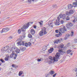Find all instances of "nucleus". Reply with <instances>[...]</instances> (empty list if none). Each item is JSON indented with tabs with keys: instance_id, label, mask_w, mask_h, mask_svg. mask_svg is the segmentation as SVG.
I'll return each mask as SVG.
<instances>
[{
	"instance_id": "f257e3e1",
	"label": "nucleus",
	"mask_w": 77,
	"mask_h": 77,
	"mask_svg": "<svg viewBox=\"0 0 77 77\" xmlns=\"http://www.w3.org/2000/svg\"><path fill=\"white\" fill-rule=\"evenodd\" d=\"M55 56V57H54L53 58L51 56H49V59L53 62H57L58 61V59H59V57H60V54L57 53Z\"/></svg>"
},
{
	"instance_id": "f03ea898",
	"label": "nucleus",
	"mask_w": 77,
	"mask_h": 77,
	"mask_svg": "<svg viewBox=\"0 0 77 77\" xmlns=\"http://www.w3.org/2000/svg\"><path fill=\"white\" fill-rule=\"evenodd\" d=\"M33 22H29L28 23L26 24L23 25V27L21 28L22 31V32H24L26 31V29H27L29 27V26H31V24L33 23Z\"/></svg>"
},
{
	"instance_id": "7ed1b4c3",
	"label": "nucleus",
	"mask_w": 77,
	"mask_h": 77,
	"mask_svg": "<svg viewBox=\"0 0 77 77\" xmlns=\"http://www.w3.org/2000/svg\"><path fill=\"white\" fill-rule=\"evenodd\" d=\"M46 34H47L46 28L45 27H43L42 29V30L39 32V35L40 36H42L44 35H46Z\"/></svg>"
},
{
	"instance_id": "20e7f679",
	"label": "nucleus",
	"mask_w": 77,
	"mask_h": 77,
	"mask_svg": "<svg viewBox=\"0 0 77 77\" xmlns=\"http://www.w3.org/2000/svg\"><path fill=\"white\" fill-rule=\"evenodd\" d=\"M64 30L66 32L67 31V29H66L65 26L64 25H62L61 26V28H60L59 30V32H60L62 33H63L65 32Z\"/></svg>"
},
{
	"instance_id": "39448f33",
	"label": "nucleus",
	"mask_w": 77,
	"mask_h": 77,
	"mask_svg": "<svg viewBox=\"0 0 77 77\" xmlns=\"http://www.w3.org/2000/svg\"><path fill=\"white\" fill-rule=\"evenodd\" d=\"M63 18V20H65L66 18V15L65 14H60L59 15V17H57V20L58 21H59V20H60V18Z\"/></svg>"
},
{
	"instance_id": "423d86ee",
	"label": "nucleus",
	"mask_w": 77,
	"mask_h": 77,
	"mask_svg": "<svg viewBox=\"0 0 77 77\" xmlns=\"http://www.w3.org/2000/svg\"><path fill=\"white\" fill-rule=\"evenodd\" d=\"M73 26L72 23L71 22H69L68 23L66 24V27L67 29H71L70 27H72Z\"/></svg>"
},
{
	"instance_id": "0eeeda50",
	"label": "nucleus",
	"mask_w": 77,
	"mask_h": 77,
	"mask_svg": "<svg viewBox=\"0 0 77 77\" xmlns=\"http://www.w3.org/2000/svg\"><path fill=\"white\" fill-rule=\"evenodd\" d=\"M73 13H74V11L72 10H71L70 11H69V12H68L67 11L66 12V14L67 15H71V14H73Z\"/></svg>"
},
{
	"instance_id": "6e6552de",
	"label": "nucleus",
	"mask_w": 77,
	"mask_h": 77,
	"mask_svg": "<svg viewBox=\"0 0 77 77\" xmlns=\"http://www.w3.org/2000/svg\"><path fill=\"white\" fill-rule=\"evenodd\" d=\"M9 30V29L8 28H7L6 29H2V31H1V33H2L5 32H8V30Z\"/></svg>"
},
{
	"instance_id": "1a4fd4ad",
	"label": "nucleus",
	"mask_w": 77,
	"mask_h": 77,
	"mask_svg": "<svg viewBox=\"0 0 77 77\" xmlns=\"http://www.w3.org/2000/svg\"><path fill=\"white\" fill-rule=\"evenodd\" d=\"M9 48V47L8 46H7L4 47L3 48H2V51H7V50H8V48Z\"/></svg>"
},
{
	"instance_id": "9d476101",
	"label": "nucleus",
	"mask_w": 77,
	"mask_h": 77,
	"mask_svg": "<svg viewBox=\"0 0 77 77\" xmlns=\"http://www.w3.org/2000/svg\"><path fill=\"white\" fill-rule=\"evenodd\" d=\"M19 45H21L22 44L23 45H24V41H19L17 43Z\"/></svg>"
},
{
	"instance_id": "9b49d317",
	"label": "nucleus",
	"mask_w": 77,
	"mask_h": 77,
	"mask_svg": "<svg viewBox=\"0 0 77 77\" xmlns=\"http://www.w3.org/2000/svg\"><path fill=\"white\" fill-rule=\"evenodd\" d=\"M59 53H58V54H60H60H61L62 55V54H63V53H64V52H63V50L62 49L60 50V49H59Z\"/></svg>"
},
{
	"instance_id": "f8f14e48",
	"label": "nucleus",
	"mask_w": 77,
	"mask_h": 77,
	"mask_svg": "<svg viewBox=\"0 0 77 77\" xmlns=\"http://www.w3.org/2000/svg\"><path fill=\"white\" fill-rule=\"evenodd\" d=\"M14 50H15V52L16 53H20V49H18L17 48H14Z\"/></svg>"
},
{
	"instance_id": "ddd939ff",
	"label": "nucleus",
	"mask_w": 77,
	"mask_h": 77,
	"mask_svg": "<svg viewBox=\"0 0 77 77\" xmlns=\"http://www.w3.org/2000/svg\"><path fill=\"white\" fill-rule=\"evenodd\" d=\"M54 50L53 48H51L50 49L48 50V52L49 53H51Z\"/></svg>"
},
{
	"instance_id": "4468645a",
	"label": "nucleus",
	"mask_w": 77,
	"mask_h": 77,
	"mask_svg": "<svg viewBox=\"0 0 77 77\" xmlns=\"http://www.w3.org/2000/svg\"><path fill=\"white\" fill-rule=\"evenodd\" d=\"M9 59V56L8 55H6V57L5 58V61H8Z\"/></svg>"
},
{
	"instance_id": "2eb2a0df",
	"label": "nucleus",
	"mask_w": 77,
	"mask_h": 77,
	"mask_svg": "<svg viewBox=\"0 0 77 77\" xmlns=\"http://www.w3.org/2000/svg\"><path fill=\"white\" fill-rule=\"evenodd\" d=\"M31 33L32 35H34L35 33V31L33 29H32L30 30Z\"/></svg>"
},
{
	"instance_id": "dca6fc26",
	"label": "nucleus",
	"mask_w": 77,
	"mask_h": 77,
	"mask_svg": "<svg viewBox=\"0 0 77 77\" xmlns=\"http://www.w3.org/2000/svg\"><path fill=\"white\" fill-rule=\"evenodd\" d=\"M76 2L73 3V5L74 7H77V0H75Z\"/></svg>"
},
{
	"instance_id": "f3484780",
	"label": "nucleus",
	"mask_w": 77,
	"mask_h": 77,
	"mask_svg": "<svg viewBox=\"0 0 77 77\" xmlns=\"http://www.w3.org/2000/svg\"><path fill=\"white\" fill-rule=\"evenodd\" d=\"M68 9H70L72 8V7H73V6H72V5L70 4L68 5Z\"/></svg>"
},
{
	"instance_id": "a211bd4d",
	"label": "nucleus",
	"mask_w": 77,
	"mask_h": 77,
	"mask_svg": "<svg viewBox=\"0 0 77 77\" xmlns=\"http://www.w3.org/2000/svg\"><path fill=\"white\" fill-rule=\"evenodd\" d=\"M20 50H21L22 51H24L25 50H26V48L24 47H21L20 48Z\"/></svg>"
},
{
	"instance_id": "6ab92c4d",
	"label": "nucleus",
	"mask_w": 77,
	"mask_h": 77,
	"mask_svg": "<svg viewBox=\"0 0 77 77\" xmlns=\"http://www.w3.org/2000/svg\"><path fill=\"white\" fill-rule=\"evenodd\" d=\"M55 36L57 37H60V36H62V33H61V32H59V34H56Z\"/></svg>"
},
{
	"instance_id": "aec40b11",
	"label": "nucleus",
	"mask_w": 77,
	"mask_h": 77,
	"mask_svg": "<svg viewBox=\"0 0 77 77\" xmlns=\"http://www.w3.org/2000/svg\"><path fill=\"white\" fill-rule=\"evenodd\" d=\"M47 62L50 65L52 63H54V62H53V61H51V60H49Z\"/></svg>"
},
{
	"instance_id": "412c9836",
	"label": "nucleus",
	"mask_w": 77,
	"mask_h": 77,
	"mask_svg": "<svg viewBox=\"0 0 77 77\" xmlns=\"http://www.w3.org/2000/svg\"><path fill=\"white\" fill-rule=\"evenodd\" d=\"M58 42L60 43V40L59 39H58L57 40H55V43H56V44H57Z\"/></svg>"
},
{
	"instance_id": "4be33fe9",
	"label": "nucleus",
	"mask_w": 77,
	"mask_h": 77,
	"mask_svg": "<svg viewBox=\"0 0 77 77\" xmlns=\"http://www.w3.org/2000/svg\"><path fill=\"white\" fill-rule=\"evenodd\" d=\"M23 74V71H20L18 75L19 76H21V75H22Z\"/></svg>"
},
{
	"instance_id": "5701e85b",
	"label": "nucleus",
	"mask_w": 77,
	"mask_h": 77,
	"mask_svg": "<svg viewBox=\"0 0 77 77\" xmlns=\"http://www.w3.org/2000/svg\"><path fill=\"white\" fill-rule=\"evenodd\" d=\"M42 50L43 51H45L47 50V46H45L43 47Z\"/></svg>"
},
{
	"instance_id": "b1692460",
	"label": "nucleus",
	"mask_w": 77,
	"mask_h": 77,
	"mask_svg": "<svg viewBox=\"0 0 77 77\" xmlns=\"http://www.w3.org/2000/svg\"><path fill=\"white\" fill-rule=\"evenodd\" d=\"M71 50H68L67 51L66 53L67 54H69V53H71Z\"/></svg>"
},
{
	"instance_id": "393cba45",
	"label": "nucleus",
	"mask_w": 77,
	"mask_h": 77,
	"mask_svg": "<svg viewBox=\"0 0 77 77\" xmlns=\"http://www.w3.org/2000/svg\"><path fill=\"white\" fill-rule=\"evenodd\" d=\"M50 73L51 75H53L54 74V71H51L50 72Z\"/></svg>"
},
{
	"instance_id": "a878e982",
	"label": "nucleus",
	"mask_w": 77,
	"mask_h": 77,
	"mask_svg": "<svg viewBox=\"0 0 77 77\" xmlns=\"http://www.w3.org/2000/svg\"><path fill=\"white\" fill-rule=\"evenodd\" d=\"M18 33L19 34H20L21 33V29H19L18 30Z\"/></svg>"
},
{
	"instance_id": "bb28decb",
	"label": "nucleus",
	"mask_w": 77,
	"mask_h": 77,
	"mask_svg": "<svg viewBox=\"0 0 77 77\" xmlns=\"http://www.w3.org/2000/svg\"><path fill=\"white\" fill-rule=\"evenodd\" d=\"M7 51V52L8 53H11V50L8 48Z\"/></svg>"
},
{
	"instance_id": "cd10ccee",
	"label": "nucleus",
	"mask_w": 77,
	"mask_h": 77,
	"mask_svg": "<svg viewBox=\"0 0 77 77\" xmlns=\"http://www.w3.org/2000/svg\"><path fill=\"white\" fill-rule=\"evenodd\" d=\"M12 66L13 68H17V67H18V66L14 64H12Z\"/></svg>"
},
{
	"instance_id": "c85d7f7f",
	"label": "nucleus",
	"mask_w": 77,
	"mask_h": 77,
	"mask_svg": "<svg viewBox=\"0 0 77 77\" xmlns=\"http://www.w3.org/2000/svg\"><path fill=\"white\" fill-rule=\"evenodd\" d=\"M57 20L58 21V22H56V25H58V26H59V21H60V20H59H59H58L57 19Z\"/></svg>"
},
{
	"instance_id": "c756f323",
	"label": "nucleus",
	"mask_w": 77,
	"mask_h": 77,
	"mask_svg": "<svg viewBox=\"0 0 77 77\" xmlns=\"http://www.w3.org/2000/svg\"><path fill=\"white\" fill-rule=\"evenodd\" d=\"M14 55H13V54H11L10 55V58H12V57H14Z\"/></svg>"
},
{
	"instance_id": "7c9ffc66",
	"label": "nucleus",
	"mask_w": 77,
	"mask_h": 77,
	"mask_svg": "<svg viewBox=\"0 0 77 77\" xmlns=\"http://www.w3.org/2000/svg\"><path fill=\"white\" fill-rule=\"evenodd\" d=\"M18 56V54H15V56L14 57V59H16V58H17V56Z\"/></svg>"
},
{
	"instance_id": "2f4dec72",
	"label": "nucleus",
	"mask_w": 77,
	"mask_h": 77,
	"mask_svg": "<svg viewBox=\"0 0 77 77\" xmlns=\"http://www.w3.org/2000/svg\"><path fill=\"white\" fill-rule=\"evenodd\" d=\"M28 37L30 38H32V35H31V34H28Z\"/></svg>"
},
{
	"instance_id": "473e14b6",
	"label": "nucleus",
	"mask_w": 77,
	"mask_h": 77,
	"mask_svg": "<svg viewBox=\"0 0 77 77\" xmlns=\"http://www.w3.org/2000/svg\"><path fill=\"white\" fill-rule=\"evenodd\" d=\"M28 43H25V46L26 47H28Z\"/></svg>"
},
{
	"instance_id": "72a5a7b5",
	"label": "nucleus",
	"mask_w": 77,
	"mask_h": 77,
	"mask_svg": "<svg viewBox=\"0 0 77 77\" xmlns=\"http://www.w3.org/2000/svg\"><path fill=\"white\" fill-rule=\"evenodd\" d=\"M41 22H39V23L40 26H42V23H43V21H41Z\"/></svg>"
},
{
	"instance_id": "f704fd0d",
	"label": "nucleus",
	"mask_w": 77,
	"mask_h": 77,
	"mask_svg": "<svg viewBox=\"0 0 77 77\" xmlns=\"http://www.w3.org/2000/svg\"><path fill=\"white\" fill-rule=\"evenodd\" d=\"M64 45L63 44H61L60 45V47L61 48H62L63 47Z\"/></svg>"
},
{
	"instance_id": "c9c22d12",
	"label": "nucleus",
	"mask_w": 77,
	"mask_h": 77,
	"mask_svg": "<svg viewBox=\"0 0 77 77\" xmlns=\"http://www.w3.org/2000/svg\"><path fill=\"white\" fill-rule=\"evenodd\" d=\"M66 20L67 21H68V20H69V17H67L66 18Z\"/></svg>"
},
{
	"instance_id": "e433bc0d",
	"label": "nucleus",
	"mask_w": 77,
	"mask_h": 77,
	"mask_svg": "<svg viewBox=\"0 0 77 77\" xmlns=\"http://www.w3.org/2000/svg\"><path fill=\"white\" fill-rule=\"evenodd\" d=\"M28 45L29 46V47H31L32 46V43H31L30 42H29Z\"/></svg>"
},
{
	"instance_id": "4c0bfd02",
	"label": "nucleus",
	"mask_w": 77,
	"mask_h": 77,
	"mask_svg": "<svg viewBox=\"0 0 77 77\" xmlns=\"http://www.w3.org/2000/svg\"><path fill=\"white\" fill-rule=\"evenodd\" d=\"M37 60L38 62H41V59H39V58H38V59Z\"/></svg>"
},
{
	"instance_id": "58836bf2",
	"label": "nucleus",
	"mask_w": 77,
	"mask_h": 77,
	"mask_svg": "<svg viewBox=\"0 0 77 77\" xmlns=\"http://www.w3.org/2000/svg\"><path fill=\"white\" fill-rule=\"evenodd\" d=\"M71 35H70L69 34H67V35H66V36L67 37V38H68V37H69V36H70Z\"/></svg>"
},
{
	"instance_id": "ea45409f",
	"label": "nucleus",
	"mask_w": 77,
	"mask_h": 77,
	"mask_svg": "<svg viewBox=\"0 0 77 77\" xmlns=\"http://www.w3.org/2000/svg\"><path fill=\"white\" fill-rule=\"evenodd\" d=\"M0 60L2 62V63H4V62H5V61H4V60H3L2 59H1Z\"/></svg>"
},
{
	"instance_id": "a19ab883",
	"label": "nucleus",
	"mask_w": 77,
	"mask_h": 77,
	"mask_svg": "<svg viewBox=\"0 0 77 77\" xmlns=\"http://www.w3.org/2000/svg\"><path fill=\"white\" fill-rule=\"evenodd\" d=\"M64 21L63 20H61L60 21V23L61 24H63Z\"/></svg>"
},
{
	"instance_id": "79ce46f5",
	"label": "nucleus",
	"mask_w": 77,
	"mask_h": 77,
	"mask_svg": "<svg viewBox=\"0 0 77 77\" xmlns=\"http://www.w3.org/2000/svg\"><path fill=\"white\" fill-rule=\"evenodd\" d=\"M73 34H74V32H71V35H70L72 36H73Z\"/></svg>"
},
{
	"instance_id": "37998d69",
	"label": "nucleus",
	"mask_w": 77,
	"mask_h": 77,
	"mask_svg": "<svg viewBox=\"0 0 77 77\" xmlns=\"http://www.w3.org/2000/svg\"><path fill=\"white\" fill-rule=\"evenodd\" d=\"M12 54L13 55H15V51H13L12 52Z\"/></svg>"
},
{
	"instance_id": "c03bdc74",
	"label": "nucleus",
	"mask_w": 77,
	"mask_h": 77,
	"mask_svg": "<svg viewBox=\"0 0 77 77\" xmlns=\"http://www.w3.org/2000/svg\"><path fill=\"white\" fill-rule=\"evenodd\" d=\"M67 38H68V37H67L66 36L64 38V39H65V40H66V39H67Z\"/></svg>"
},
{
	"instance_id": "a18cd8bd",
	"label": "nucleus",
	"mask_w": 77,
	"mask_h": 77,
	"mask_svg": "<svg viewBox=\"0 0 77 77\" xmlns=\"http://www.w3.org/2000/svg\"><path fill=\"white\" fill-rule=\"evenodd\" d=\"M55 32L57 33L59 32V30L57 29L55 30Z\"/></svg>"
},
{
	"instance_id": "49530a36",
	"label": "nucleus",
	"mask_w": 77,
	"mask_h": 77,
	"mask_svg": "<svg viewBox=\"0 0 77 77\" xmlns=\"http://www.w3.org/2000/svg\"><path fill=\"white\" fill-rule=\"evenodd\" d=\"M73 23H75V22H76V19H74V20L73 21Z\"/></svg>"
},
{
	"instance_id": "de8ad7c7",
	"label": "nucleus",
	"mask_w": 77,
	"mask_h": 77,
	"mask_svg": "<svg viewBox=\"0 0 77 77\" xmlns=\"http://www.w3.org/2000/svg\"><path fill=\"white\" fill-rule=\"evenodd\" d=\"M56 73H55V74H54V75H53V77H55L56 76Z\"/></svg>"
},
{
	"instance_id": "09e8293b",
	"label": "nucleus",
	"mask_w": 77,
	"mask_h": 77,
	"mask_svg": "<svg viewBox=\"0 0 77 77\" xmlns=\"http://www.w3.org/2000/svg\"><path fill=\"white\" fill-rule=\"evenodd\" d=\"M29 3H31V0H28Z\"/></svg>"
},
{
	"instance_id": "8fccbe9b",
	"label": "nucleus",
	"mask_w": 77,
	"mask_h": 77,
	"mask_svg": "<svg viewBox=\"0 0 77 77\" xmlns=\"http://www.w3.org/2000/svg\"><path fill=\"white\" fill-rule=\"evenodd\" d=\"M33 27H34V29H36V27L35 26H33Z\"/></svg>"
},
{
	"instance_id": "3c124183",
	"label": "nucleus",
	"mask_w": 77,
	"mask_h": 77,
	"mask_svg": "<svg viewBox=\"0 0 77 77\" xmlns=\"http://www.w3.org/2000/svg\"><path fill=\"white\" fill-rule=\"evenodd\" d=\"M71 54V55H72V54H72V53H71V54Z\"/></svg>"
},
{
	"instance_id": "603ef678",
	"label": "nucleus",
	"mask_w": 77,
	"mask_h": 77,
	"mask_svg": "<svg viewBox=\"0 0 77 77\" xmlns=\"http://www.w3.org/2000/svg\"><path fill=\"white\" fill-rule=\"evenodd\" d=\"M2 65V63H0V66Z\"/></svg>"
},
{
	"instance_id": "864d4df0",
	"label": "nucleus",
	"mask_w": 77,
	"mask_h": 77,
	"mask_svg": "<svg viewBox=\"0 0 77 77\" xmlns=\"http://www.w3.org/2000/svg\"><path fill=\"white\" fill-rule=\"evenodd\" d=\"M32 2H34V0H32Z\"/></svg>"
},
{
	"instance_id": "5fc2aeb1",
	"label": "nucleus",
	"mask_w": 77,
	"mask_h": 77,
	"mask_svg": "<svg viewBox=\"0 0 77 77\" xmlns=\"http://www.w3.org/2000/svg\"><path fill=\"white\" fill-rule=\"evenodd\" d=\"M11 39H12V38H11V37H10V39H11Z\"/></svg>"
},
{
	"instance_id": "6e6d98bb",
	"label": "nucleus",
	"mask_w": 77,
	"mask_h": 77,
	"mask_svg": "<svg viewBox=\"0 0 77 77\" xmlns=\"http://www.w3.org/2000/svg\"><path fill=\"white\" fill-rule=\"evenodd\" d=\"M23 38H25V36H23Z\"/></svg>"
},
{
	"instance_id": "4d7b16f0",
	"label": "nucleus",
	"mask_w": 77,
	"mask_h": 77,
	"mask_svg": "<svg viewBox=\"0 0 77 77\" xmlns=\"http://www.w3.org/2000/svg\"><path fill=\"white\" fill-rule=\"evenodd\" d=\"M1 68H0V71H1Z\"/></svg>"
},
{
	"instance_id": "13d9d810",
	"label": "nucleus",
	"mask_w": 77,
	"mask_h": 77,
	"mask_svg": "<svg viewBox=\"0 0 77 77\" xmlns=\"http://www.w3.org/2000/svg\"><path fill=\"white\" fill-rule=\"evenodd\" d=\"M72 47H73L74 48V46H72Z\"/></svg>"
},
{
	"instance_id": "bf43d9fd",
	"label": "nucleus",
	"mask_w": 77,
	"mask_h": 77,
	"mask_svg": "<svg viewBox=\"0 0 77 77\" xmlns=\"http://www.w3.org/2000/svg\"><path fill=\"white\" fill-rule=\"evenodd\" d=\"M70 44V43H69L68 44V45H69Z\"/></svg>"
},
{
	"instance_id": "052dcab7",
	"label": "nucleus",
	"mask_w": 77,
	"mask_h": 77,
	"mask_svg": "<svg viewBox=\"0 0 77 77\" xmlns=\"http://www.w3.org/2000/svg\"><path fill=\"white\" fill-rule=\"evenodd\" d=\"M22 77H24V76H22Z\"/></svg>"
},
{
	"instance_id": "680f3d73",
	"label": "nucleus",
	"mask_w": 77,
	"mask_h": 77,
	"mask_svg": "<svg viewBox=\"0 0 77 77\" xmlns=\"http://www.w3.org/2000/svg\"><path fill=\"white\" fill-rule=\"evenodd\" d=\"M1 13L0 12V14H1Z\"/></svg>"
},
{
	"instance_id": "e2e57ef3",
	"label": "nucleus",
	"mask_w": 77,
	"mask_h": 77,
	"mask_svg": "<svg viewBox=\"0 0 77 77\" xmlns=\"http://www.w3.org/2000/svg\"><path fill=\"white\" fill-rule=\"evenodd\" d=\"M75 48V49L76 48Z\"/></svg>"
},
{
	"instance_id": "0e129e2a",
	"label": "nucleus",
	"mask_w": 77,
	"mask_h": 77,
	"mask_svg": "<svg viewBox=\"0 0 77 77\" xmlns=\"http://www.w3.org/2000/svg\"><path fill=\"white\" fill-rule=\"evenodd\" d=\"M63 77V76H62V77Z\"/></svg>"
}]
</instances>
